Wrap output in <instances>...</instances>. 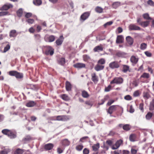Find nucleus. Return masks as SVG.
<instances>
[{
	"instance_id": "nucleus-1",
	"label": "nucleus",
	"mask_w": 154,
	"mask_h": 154,
	"mask_svg": "<svg viewBox=\"0 0 154 154\" xmlns=\"http://www.w3.org/2000/svg\"><path fill=\"white\" fill-rule=\"evenodd\" d=\"M9 74L11 76H15L17 79H21L23 77L22 73H20L15 71H10L9 72Z\"/></svg>"
},
{
	"instance_id": "nucleus-2",
	"label": "nucleus",
	"mask_w": 154,
	"mask_h": 154,
	"mask_svg": "<svg viewBox=\"0 0 154 154\" xmlns=\"http://www.w3.org/2000/svg\"><path fill=\"white\" fill-rule=\"evenodd\" d=\"M123 79L121 77H115L110 82L111 84H120L123 82Z\"/></svg>"
},
{
	"instance_id": "nucleus-3",
	"label": "nucleus",
	"mask_w": 154,
	"mask_h": 154,
	"mask_svg": "<svg viewBox=\"0 0 154 154\" xmlns=\"http://www.w3.org/2000/svg\"><path fill=\"white\" fill-rule=\"evenodd\" d=\"M55 120L65 121L69 119V116L66 115L58 116L56 117Z\"/></svg>"
},
{
	"instance_id": "nucleus-4",
	"label": "nucleus",
	"mask_w": 154,
	"mask_h": 154,
	"mask_svg": "<svg viewBox=\"0 0 154 154\" xmlns=\"http://www.w3.org/2000/svg\"><path fill=\"white\" fill-rule=\"evenodd\" d=\"M45 48V54L46 55L50 54L51 55H53L54 53V49L53 48L49 46H46Z\"/></svg>"
},
{
	"instance_id": "nucleus-5",
	"label": "nucleus",
	"mask_w": 154,
	"mask_h": 154,
	"mask_svg": "<svg viewBox=\"0 0 154 154\" xmlns=\"http://www.w3.org/2000/svg\"><path fill=\"white\" fill-rule=\"evenodd\" d=\"M13 7V5L9 3H6L4 4L2 7L1 8V11H7L9 9L12 8Z\"/></svg>"
},
{
	"instance_id": "nucleus-6",
	"label": "nucleus",
	"mask_w": 154,
	"mask_h": 154,
	"mask_svg": "<svg viewBox=\"0 0 154 154\" xmlns=\"http://www.w3.org/2000/svg\"><path fill=\"white\" fill-rule=\"evenodd\" d=\"M123 141L122 140H119L117 141L115 144L112 146L111 147L112 149L114 150L118 149L120 145L122 143Z\"/></svg>"
},
{
	"instance_id": "nucleus-7",
	"label": "nucleus",
	"mask_w": 154,
	"mask_h": 154,
	"mask_svg": "<svg viewBox=\"0 0 154 154\" xmlns=\"http://www.w3.org/2000/svg\"><path fill=\"white\" fill-rule=\"evenodd\" d=\"M109 67L112 69L118 68L119 67V65L117 61H114L110 63L109 65Z\"/></svg>"
},
{
	"instance_id": "nucleus-8",
	"label": "nucleus",
	"mask_w": 154,
	"mask_h": 154,
	"mask_svg": "<svg viewBox=\"0 0 154 154\" xmlns=\"http://www.w3.org/2000/svg\"><path fill=\"white\" fill-rule=\"evenodd\" d=\"M55 39V36L53 35L50 36H46L45 38V40L48 42H53Z\"/></svg>"
},
{
	"instance_id": "nucleus-9",
	"label": "nucleus",
	"mask_w": 154,
	"mask_h": 154,
	"mask_svg": "<svg viewBox=\"0 0 154 154\" xmlns=\"http://www.w3.org/2000/svg\"><path fill=\"white\" fill-rule=\"evenodd\" d=\"M138 58L134 56H131L130 58V61L132 63V65L134 66L136 65L138 61Z\"/></svg>"
},
{
	"instance_id": "nucleus-10",
	"label": "nucleus",
	"mask_w": 154,
	"mask_h": 154,
	"mask_svg": "<svg viewBox=\"0 0 154 154\" xmlns=\"http://www.w3.org/2000/svg\"><path fill=\"white\" fill-rule=\"evenodd\" d=\"M90 15V13L89 12H85L81 16V20L84 21L87 19Z\"/></svg>"
},
{
	"instance_id": "nucleus-11",
	"label": "nucleus",
	"mask_w": 154,
	"mask_h": 154,
	"mask_svg": "<svg viewBox=\"0 0 154 154\" xmlns=\"http://www.w3.org/2000/svg\"><path fill=\"white\" fill-rule=\"evenodd\" d=\"M76 68L80 69L85 68V64L82 63H77L73 65Z\"/></svg>"
},
{
	"instance_id": "nucleus-12",
	"label": "nucleus",
	"mask_w": 154,
	"mask_h": 154,
	"mask_svg": "<svg viewBox=\"0 0 154 154\" xmlns=\"http://www.w3.org/2000/svg\"><path fill=\"white\" fill-rule=\"evenodd\" d=\"M116 105H112L110 106L107 111V112L111 114L116 109Z\"/></svg>"
},
{
	"instance_id": "nucleus-13",
	"label": "nucleus",
	"mask_w": 154,
	"mask_h": 154,
	"mask_svg": "<svg viewBox=\"0 0 154 154\" xmlns=\"http://www.w3.org/2000/svg\"><path fill=\"white\" fill-rule=\"evenodd\" d=\"M129 30H140V28L134 24H131L129 26Z\"/></svg>"
},
{
	"instance_id": "nucleus-14",
	"label": "nucleus",
	"mask_w": 154,
	"mask_h": 154,
	"mask_svg": "<svg viewBox=\"0 0 154 154\" xmlns=\"http://www.w3.org/2000/svg\"><path fill=\"white\" fill-rule=\"evenodd\" d=\"M61 142L62 145L64 146H69L70 143V141L67 139H65L62 140Z\"/></svg>"
},
{
	"instance_id": "nucleus-15",
	"label": "nucleus",
	"mask_w": 154,
	"mask_h": 154,
	"mask_svg": "<svg viewBox=\"0 0 154 154\" xmlns=\"http://www.w3.org/2000/svg\"><path fill=\"white\" fill-rule=\"evenodd\" d=\"M126 39L127 43L130 45H132L133 43L134 39L133 38L130 36H128L126 37Z\"/></svg>"
},
{
	"instance_id": "nucleus-16",
	"label": "nucleus",
	"mask_w": 154,
	"mask_h": 154,
	"mask_svg": "<svg viewBox=\"0 0 154 154\" xmlns=\"http://www.w3.org/2000/svg\"><path fill=\"white\" fill-rule=\"evenodd\" d=\"M91 80L95 83H97L98 81V78L95 73H92L91 74Z\"/></svg>"
},
{
	"instance_id": "nucleus-17",
	"label": "nucleus",
	"mask_w": 154,
	"mask_h": 154,
	"mask_svg": "<svg viewBox=\"0 0 154 154\" xmlns=\"http://www.w3.org/2000/svg\"><path fill=\"white\" fill-rule=\"evenodd\" d=\"M104 67V66L97 64L94 67V69L97 71L103 70Z\"/></svg>"
},
{
	"instance_id": "nucleus-18",
	"label": "nucleus",
	"mask_w": 154,
	"mask_h": 154,
	"mask_svg": "<svg viewBox=\"0 0 154 154\" xmlns=\"http://www.w3.org/2000/svg\"><path fill=\"white\" fill-rule=\"evenodd\" d=\"M124 38L122 35H118L117 36L116 42L117 43H122L123 42Z\"/></svg>"
},
{
	"instance_id": "nucleus-19",
	"label": "nucleus",
	"mask_w": 154,
	"mask_h": 154,
	"mask_svg": "<svg viewBox=\"0 0 154 154\" xmlns=\"http://www.w3.org/2000/svg\"><path fill=\"white\" fill-rule=\"evenodd\" d=\"M54 145L51 143L46 144L45 146V148L46 150H50L53 148Z\"/></svg>"
},
{
	"instance_id": "nucleus-20",
	"label": "nucleus",
	"mask_w": 154,
	"mask_h": 154,
	"mask_svg": "<svg viewBox=\"0 0 154 154\" xmlns=\"http://www.w3.org/2000/svg\"><path fill=\"white\" fill-rule=\"evenodd\" d=\"M65 87L67 91H69L71 90L72 85L69 82L67 81L66 82Z\"/></svg>"
},
{
	"instance_id": "nucleus-21",
	"label": "nucleus",
	"mask_w": 154,
	"mask_h": 154,
	"mask_svg": "<svg viewBox=\"0 0 154 154\" xmlns=\"http://www.w3.org/2000/svg\"><path fill=\"white\" fill-rule=\"evenodd\" d=\"M65 63V59L64 58H60L58 60V63L61 65L63 66Z\"/></svg>"
},
{
	"instance_id": "nucleus-22",
	"label": "nucleus",
	"mask_w": 154,
	"mask_h": 154,
	"mask_svg": "<svg viewBox=\"0 0 154 154\" xmlns=\"http://www.w3.org/2000/svg\"><path fill=\"white\" fill-rule=\"evenodd\" d=\"M103 48L101 45L97 46L95 47L94 49V52H99L103 50Z\"/></svg>"
},
{
	"instance_id": "nucleus-23",
	"label": "nucleus",
	"mask_w": 154,
	"mask_h": 154,
	"mask_svg": "<svg viewBox=\"0 0 154 154\" xmlns=\"http://www.w3.org/2000/svg\"><path fill=\"white\" fill-rule=\"evenodd\" d=\"M92 149L94 151H97L100 148V144L97 143L96 144H94L92 146Z\"/></svg>"
},
{
	"instance_id": "nucleus-24",
	"label": "nucleus",
	"mask_w": 154,
	"mask_h": 154,
	"mask_svg": "<svg viewBox=\"0 0 154 154\" xmlns=\"http://www.w3.org/2000/svg\"><path fill=\"white\" fill-rule=\"evenodd\" d=\"M8 136L11 138H14L16 137V133L15 131H11V133H10Z\"/></svg>"
},
{
	"instance_id": "nucleus-25",
	"label": "nucleus",
	"mask_w": 154,
	"mask_h": 154,
	"mask_svg": "<svg viewBox=\"0 0 154 154\" xmlns=\"http://www.w3.org/2000/svg\"><path fill=\"white\" fill-rule=\"evenodd\" d=\"M128 71H130L129 70V66L127 65H123L122 71L124 73H126Z\"/></svg>"
},
{
	"instance_id": "nucleus-26",
	"label": "nucleus",
	"mask_w": 154,
	"mask_h": 154,
	"mask_svg": "<svg viewBox=\"0 0 154 154\" xmlns=\"http://www.w3.org/2000/svg\"><path fill=\"white\" fill-rule=\"evenodd\" d=\"M35 104V103L32 101H30L26 103V106L28 107H32L34 106Z\"/></svg>"
},
{
	"instance_id": "nucleus-27",
	"label": "nucleus",
	"mask_w": 154,
	"mask_h": 154,
	"mask_svg": "<svg viewBox=\"0 0 154 154\" xmlns=\"http://www.w3.org/2000/svg\"><path fill=\"white\" fill-rule=\"evenodd\" d=\"M9 36L10 37H15L16 36V31L15 30H11L10 32Z\"/></svg>"
},
{
	"instance_id": "nucleus-28",
	"label": "nucleus",
	"mask_w": 154,
	"mask_h": 154,
	"mask_svg": "<svg viewBox=\"0 0 154 154\" xmlns=\"http://www.w3.org/2000/svg\"><path fill=\"white\" fill-rule=\"evenodd\" d=\"M83 60L84 61L88 62L91 60V59L90 57L87 55H84L83 56Z\"/></svg>"
},
{
	"instance_id": "nucleus-29",
	"label": "nucleus",
	"mask_w": 154,
	"mask_h": 154,
	"mask_svg": "<svg viewBox=\"0 0 154 154\" xmlns=\"http://www.w3.org/2000/svg\"><path fill=\"white\" fill-rule=\"evenodd\" d=\"M33 4L36 6H39L42 4V2L41 0H33Z\"/></svg>"
},
{
	"instance_id": "nucleus-30",
	"label": "nucleus",
	"mask_w": 154,
	"mask_h": 154,
	"mask_svg": "<svg viewBox=\"0 0 154 154\" xmlns=\"http://www.w3.org/2000/svg\"><path fill=\"white\" fill-rule=\"evenodd\" d=\"M95 10L97 13H102L103 9L101 7L97 6Z\"/></svg>"
},
{
	"instance_id": "nucleus-31",
	"label": "nucleus",
	"mask_w": 154,
	"mask_h": 154,
	"mask_svg": "<svg viewBox=\"0 0 154 154\" xmlns=\"http://www.w3.org/2000/svg\"><path fill=\"white\" fill-rule=\"evenodd\" d=\"M149 24V21H146L142 22V23H140V25L143 27H145L148 26Z\"/></svg>"
},
{
	"instance_id": "nucleus-32",
	"label": "nucleus",
	"mask_w": 154,
	"mask_h": 154,
	"mask_svg": "<svg viewBox=\"0 0 154 154\" xmlns=\"http://www.w3.org/2000/svg\"><path fill=\"white\" fill-rule=\"evenodd\" d=\"M62 98L64 100L68 101L70 99L69 97L66 94H63L61 96Z\"/></svg>"
},
{
	"instance_id": "nucleus-33",
	"label": "nucleus",
	"mask_w": 154,
	"mask_h": 154,
	"mask_svg": "<svg viewBox=\"0 0 154 154\" xmlns=\"http://www.w3.org/2000/svg\"><path fill=\"white\" fill-rule=\"evenodd\" d=\"M23 152V150L18 148L16 150L14 154H22Z\"/></svg>"
},
{
	"instance_id": "nucleus-34",
	"label": "nucleus",
	"mask_w": 154,
	"mask_h": 154,
	"mask_svg": "<svg viewBox=\"0 0 154 154\" xmlns=\"http://www.w3.org/2000/svg\"><path fill=\"white\" fill-rule=\"evenodd\" d=\"M123 129L125 131H128L130 130L131 127L128 124H126L123 126Z\"/></svg>"
},
{
	"instance_id": "nucleus-35",
	"label": "nucleus",
	"mask_w": 154,
	"mask_h": 154,
	"mask_svg": "<svg viewBox=\"0 0 154 154\" xmlns=\"http://www.w3.org/2000/svg\"><path fill=\"white\" fill-rule=\"evenodd\" d=\"M149 77V73L144 72L140 76L141 78L148 79Z\"/></svg>"
},
{
	"instance_id": "nucleus-36",
	"label": "nucleus",
	"mask_w": 154,
	"mask_h": 154,
	"mask_svg": "<svg viewBox=\"0 0 154 154\" xmlns=\"http://www.w3.org/2000/svg\"><path fill=\"white\" fill-rule=\"evenodd\" d=\"M11 131L8 129H5L2 131V132L4 134L8 136V134L11 133Z\"/></svg>"
},
{
	"instance_id": "nucleus-37",
	"label": "nucleus",
	"mask_w": 154,
	"mask_h": 154,
	"mask_svg": "<svg viewBox=\"0 0 154 154\" xmlns=\"http://www.w3.org/2000/svg\"><path fill=\"white\" fill-rule=\"evenodd\" d=\"M136 137V135L135 134H131L129 136L130 140L131 141H134Z\"/></svg>"
},
{
	"instance_id": "nucleus-38",
	"label": "nucleus",
	"mask_w": 154,
	"mask_h": 154,
	"mask_svg": "<svg viewBox=\"0 0 154 154\" xmlns=\"http://www.w3.org/2000/svg\"><path fill=\"white\" fill-rule=\"evenodd\" d=\"M152 116V114L150 112H149L146 116V118L147 120H150Z\"/></svg>"
},
{
	"instance_id": "nucleus-39",
	"label": "nucleus",
	"mask_w": 154,
	"mask_h": 154,
	"mask_svg": "<svg viewBox=\"0 0 154 154\" xmlns=\"http://www.w3.org/2000/svg\"><path fill=\"white\" fill-rule=\"evenodd\" d=\"M82 97L85 98H87L89 96V95L88 92L85 91H83L82 93Z\"/></svg>"
},
{
	"instance_id": "nucleus-40",
	"label": "nucleus",
	"mask_w": 154,
	"mask_h": 154,
	"mask_svg": "<svg viewBox=\"0 0 154 154\" xmlns=\"http://www.w3.org/2000/svg\"><path fill=\"white\" fill-rule=\"evenodd\" d=\"M120 5V3L119 2H116L112 4V7L115 8H116Z\"/></svg>"
},
{
	"instance_id": "nucleus-41",
	"label": "nucleus",
	"mask_w": 154,
	"mask_h": 154,
	"mask_svg": "<svg viewBox=\"0 0 154 154\" xmlns=\"http://www.w3.org/2000/svg\"><path fill=\"white\" fill-rule=\"evenodd\" d=\"M83 147V145L82 144H80L77 146L75 149L77 151H80L82 149Z\"/></svg>"
},
{
	"instance_id": "nucleus-42",
	"label": "nucleus",
	"mask_w": 154,
	"mask_h": 154,
	"mask_svg": "<svg viewBox=\"0 0 154 154\" xmlns=\"http://www.w3.org/2000/svg\"><path fill=\"white\" fill-rule=\"evenodd\" d=\"M105 61L104 59L103 58H101L98 61V64L101 65H103L105 64Z\"/></svg>"
},
{
	"instance_id": "nucleus-43",
	"label": "nucleus",
	"mask_w": 154,
	"mask_h": 154,
	"mask_svg": "<svg viewBox=\"0 0 154 154\" xmlns=\"http://www.w3.org/2000/svg\"><path fill=\"white\" fill-rule=\"evenodd\" d=\"M17 15L19 17H21L23 14V10L22 9L20 8L17 12Z\"/></svg>"
},
{
	"instance_id": "nucleus-44",
	"label": "nucleus",
	"mask_w": 154,
	"mask_h": 154,
	"mask_svg": "<svg viewBox=\"0 0 154 154\" xmlns=\"http://www.w3.org/2000/svg\"><path fill=\"white\" fill-rule=\"evenodd\" d=\"M147 47V45L145 43H143L141 44L140 46V48L142 50H145Z\"/></svg>"
},
{
	"instance_id": "nucleus-45",
	"label": "nucleus",
	"mask_w": 154,
	"mask_h": 154,
	"mask_svg": "<svg viewBox=\"0 0 154 154\" xmlns=\"http://www.w3.org/2000/svg\"><path fill=\"white\" fill-rule=\"evenodd\" d=\"M154 109V100H152L149 106V109L153 110Z\"/></svg>"
},
{
	"instance_id": "nucleus-46",
	"label": "nucleus",
	"mask_w": 154,
	"mask_h": 154,
	"mask_svg": "<svg viewBox=\"0 0 154 154\" xmlns=\"http://www.w3.org/2000/svg\"><path fill=\"white\" fill-rule=\"evenodd\" d=\"M63 39H58L56 41V44L57 45H60L62 44L63 42Z\"/></svg>"
},
{
	"instance_id": "nucleus-47",
	"label": "nucleus",
	"mask_w": 154,
	"mask_h": 154,
	"mask_svg": "<svg viewBox=\"0 0 154 154\" xmlns=\"http://www.w3.org/2000/svg\"><path fill=\"white\" fill-rule=\"evenodd\" d=\"M143 97L145 99H147L149 97L150 95L148 93L144 92L143 94Z\"/></svg>"
},
{
	"instance_id": "nucleus-48",
	"label": "nucleus",
	"mask_w": 154,
	"mask_h": 154,
	"mask_svg": "<svg viewBox=\"0 0 154 154\" xmlns=\"http://www.w3.org/2000/svg\"><path fill=\"white\" fill-rule=\"evenodd\" d=\"M0 13L1 16L8 15L9 14V13L8 11H1L0 12Z\"/></svg>"
},
{
	"instance_id": "nucleus-49",
	"label": "nucleus",
	"mask_w": 154,
	"mask_h": 154,
	"mask_svg": "<svg viewBox=\"0 0 154 154\" xmlns=\"http://www.w3.org/2000/svg\"><path fill=\"white\" fill-rule=\"evenodd\" d=\"M143 106V103H141L140 104L139 106V109L142 112H143L144 111V109Z\"/></svg>"
},
{
	"instance_id": "nucleus-50",
	"label": "nucleus",
	"mask_w": 154,
	"mask_h": 154,
	"mask_svg": "<svg viewBox=\"0 0 154 154\" xmlns=\"http://www.w3.org/2000/svg\"><path fill=\"white\" fill-rule=\"evenodd\" d=\"M143 18L147 20H149L150 19V18L149 17V15L148 14H145L143 15Z\"/></svg>"
},
{
	"instance_id": "nucleus-51",
	"label": "nucleus",
	"mask_w": 154,
	"mask_h": 154,
	"mask_svg": "<svg viewBox=\"0 0 154 154\" xmlns=\"http://www.w3.org/2000/svg\"><path fill=\"white\" fill-rule=\"evenodd\" d=\"M10 46L9 45H8L5 47L3 52L5 53L8 51L10 48Z\"/></svg>"
},
{
	"instance_id": "nucleus-52",
	"label": "nucleus",
	"mask_w": 154,
	"mask_h": 154,
	"mask_svg": "<svg viewBox=\"0 0 154 154\" xmlns=\"http://www.w3.org/2000/svg\"><path fill=\"white\" fill-rule=\"evenodd\" d=\"M34 36L36 40L38 41L40 40L41 37L40 35L37 34L35 35Z\"/></svg>"
},
{
	"instance_id": "nucleus-53",
	"label": "nucleus",
	"mask_w": 154,
	"mask_h": 154,
	"mask_svg": "<svg viewBox=\"0 0 154 154\" xmlns=\"http://www.w3.org/2000/svg\"><path fill=\"white\" fill-rule=\"evenodd\" d=\"M113 23V22L112 21H110L107 22L104 24V26L105 27H106L108 26H110L112 25Z\"/></svg>"
},
{
	"instance_id": "nucleus-54",
	"label": "nucleus",
	"mask_w": 154,
	"mask_h": 154,
	"mask_svg": "<svg viewBox=\"0 0 154 154\" xmlns=\"http://www.w3.org/2000/svg\"><path fill=\"white\" fill-rule=\"evenodd\" d=\"M111 88V85H109L107 87H106L105 89V91L106 92L109 91Z\"/></svg>"
},
{
	"instance_id": "nucleus-55",
	"label": "nucleus",
	"mask_w": 154,
	"mask_h": 154,
	"mask_svg": "<svg viewBox=\"0 0 154 154\" xmlns=\"http://www.w3.org/2000/svg\"><path fill=\"white\" fill-rule=\"evenodd\" d=\"M124 99L126 100H131L132 99L131 97L129 95H127L124 97Z\"/></svg>"
},
{
	"instance_id": "nucleus-56",
	"label": "nucleus",
	"mask_w": 154,
	"mask_h": 154,
	"mask_svg": "<svg viewBox=\"0 0 154 154\" xmlns=\"http://www.w3.org/2000/svg\"><path fill=\"white\" fill-rule=\"evenodd\" d=\"M147 3L150 5L154 6V2L152 0H149L147 1Z\"/></svg>"
},
{
	"instance_id": "nucleus-57",
	"label": "nucleus",
	"mask_w": 154,
	"mask_h": 154,
	"mask_svg": "<svg viewBox=\"0 0 154 154\" xmlns=\"http://www.w3.org/2000/svg\"><path fill=\"white\" fill-rule=\"evenodd\" d=\"M140 94L138 91H135L133 94L134 96L135 97H137Z\"/></svg>"
},
{
	"instance_id": "nucleus-58",
	"label": "nucleus",
	"mask_w": 154,
	"mask_h": 154,
	"mask_svg": "<svg viewBox=\"0 0 154 154\" xmlns=\"http://www.w3.org/2000/svg\"><path fill=\"white\" fill-rule=\"evenodd\" d=\"M84 154H88L89 153V150L87 148H85L83 151Z\"/></svg>"
},
{
	"instance_id": "nucleus-59",
	"label": "nucleus",
	"mask_w": 154,
	"mask_h": 154,
	"mask_svg": "<svg viewBox=\"0 0 154 154\" xmlns=\"http://www.w3.org/2000/svg\"><path fill=\"white\" fill-rule=\"evenodd\" d=\"M114 101H115L114 100H110L107 103V105L110 106L114 102Z\"/></svg>"
},
{
	"instance_id": "nucleus-60",
	"label": "nucleus",
	"mask_w": 154,
	"mask_h": 154,
	"mask_svg": "<svg viewBox=\"0 0 154 154\" xmlns=\"http://www.w3.org/2000/svg\"><path fill=\"white\" fill-rule=\"evenodd\" d=\"M106 143L109 146H111L113 143V142L111 140H108L106 141Z\"/></svg>"
},
{
	"instance_id": "nucleus-61",
	"label": "nucleus",
	"mask_w": 154,
	"mask_h": 154,
	"mask_svg": "<svg viewBox=\"0 0 154 154\" xmlns=\"http://www.w3.org/2000/svg\"><path fill=\"white\" fill-rule=\"evenodd\" d=\"M137 150L134 149L132 148L131 150V154H136L137 153Z\"/></svg>"
},
{
	"instance_id": "nucleus-62",
	"label": "nucleus",
	"mask_w": 154,
	"mask_h": 154,
	"mask_svg": "<svg viewBox=\"0 0 154 154\" xmlns=\"http://www.w3.org/2000/svg\"><path fill=\"white\" fill-rule=\"evenodd\" d=\"M31 137L29 136H27L24 139V140L25 141H29L31 140Z\"/></svg>"
},
{
	"instance_id": "nucleus-63",
	"label": "nucleus",
	"mask_w": 154,
	"mask_h": 154,
	"mask_svg": "<svg viewBox=\"0 0 154 154\" xmlns=\"http://www.w3.org/2000/svg\"><path fill=\"white\" fill-rule=\"evenodd\" d=\"M27 21L29 23L32 24L33 23L34 20L33 19H29L27 20Z\"/></svg>"
},
{
	"instance_id": "nucleus-64",
	"label": "nucleus",
	"mask_w": 154,
	"mask_h": 154,
	"mask_svg": "<svg viewBox=\"0 0 154 154\" xmlns=\"http://www.w3.org/2000/svg\"><path fill=\"white\" fill-rule=\"evenodd\" d=\"M8 153V152L6 149L1 151L0 152L1 154H7Z\"/></svg>"
}]
</instances>
